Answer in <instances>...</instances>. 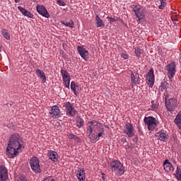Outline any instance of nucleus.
<instances>
[{"label":"nucleus","instance_id":"ddd939ff","mask_svg":"<svg viewBox=\"0 0 181 181\" xmlns=\"http://www.w3.org/2000/svg\"><path fill=\"white\" fill-rule=\"evenodd\" d=\"M37 8V12L41 15V16H43L44 18H50V14H49V11H47V9L44 6H39L37 5L36 6Z\"/></svg>","mask_w":181,"mask_h":181},{"label":"nucleus","instance_id":"393cba45","mask_svg":"<svg viewBox=\"0 0 181 181\" xmlns=\"http://www.w3.org/2000/svg\"><path fill=\"white\" fill-rule=\"evenodd\" d=\"M61 23L62 25H64V26H66V28H71V29L74 28V22L73 21V20H71L70 22H68L66 21H62Z\"/></svg>","mask_w":181,"mask_h":181},{"label":"nucleus","instance_id":"f257e3e1","mask_svg":"<svg viewBox=\"0 0 181 181\" xmlns=\"http://www.w3.org/2000/svg\"><path fill=\"white\" fill-rule=\"evenodd\" d=\"M23 146V138L18 134H13L9 137L8 146L6 148V155L7 158L13 159L19 155V151Z\"/></svg>","mask_w":181,"mask_h":181},{"label":"nucleus","instance_id":"412c9836","mask_svg":"<svg viewBox=\"0 0 181 181\" xmlns=\"http://www.w3.org/2000/svg\"><path fill=\"white\" fill-rule=\"evenodd\" d=\"M76 176L78 177V181H85L86 180V171L84 168H81L77 171Z\"/></svg>","mask_w":181,"mask_h":181},{"label":"nucleus","instance_id":"ea45409f","mask_svg":"<svg viewBox=\"0 0 181 181\" xmlns=\"http://www.w3.org/2000/svg\"><path fill=\"white\" fill-rule=\"evenodd\" d=\"M42 181H56L54 178L52 176L45 177Z\"/></svg>","mask_w":181,"mask_h":181},{"label":"nucleus","instance_id":"4468645a","mask_svg":"<svg viewBox=\"0 0 181 181\" xmlns=\"http://www.w3.org/2000/svg\"><path fill=\"white\" fill-rule=\"evenodd\" d=\"M49 115L54 119L56 118H59V117H60V109L59 108V106L57 105L52 106L49 112Z\"/></svg>","mask_w":181,"mask_h":181},{"label":"nucleus","instance_id":"f03ea898","mask_svg":"<svg viewBox=\"0 0 181 181\" xmlns=\"http://www.w3.org/2000/svg\"><path fill=\"white\" fill-rule=\"evenodd\" d=\"M110 169L115 175H117L118 176H122V175L125 173V167H124V165L118 160L111 162Z\"/></svg>","mask_w":181,"mask_h":181},{"label":"nucleus","instance_id":"37998d69","mask_svg":"<svg viewBox=\"0 0 181 181\" xmlns=\"http://www.w3.org/2000/svg\"><path fill=\"white\" fill-rule=\"evenodd\" d=\"M133 141L135 142V144H136V142H138V136H136L134 138H133Z\"/></svg>","mask_w":181,"mask_h":181},{"label":"nucleus","instance_id":"1a4fd4ad","mask_svg":"<svg viewBox=\"0 0 181 181\" xmlns=\"http://www.w3.org/2000/svg\"><path fill=\"white\" fill-rule=\"evenodd\" d=\"M61 74L65 87H66V88H70V81L71 80L70 74L64 69H61Z\"/></svg>","mask_w":181,"mask_h":181},{"label":"nucleus","instance_id":"7ed1b4c3","mask_svg":"<svg viewBox=\"0 0 181 181\" xmlns=\"http://www.w3.org/2000/svg\"><path fill=\"white\" fill-rule=\"evenodd\" d=\"M144 121L145 125L147 126L148 131H153V129L159 125V122L156 118L153 117H145Z\"/></svg>","mask_w":181,"mask_h":181},{"label":"nucleus","instance_id":"bb28decb","mask_svg":"<svg viewBox=\"0 0 181 181\" xmlns=\"http://www.w3.org/2000/svg\"><path fill=\"white\" fill-rule=\"evenodd\" d=\"M1 35L3 37H5V39H6V40H9L11 39V35L6 29L1 30Z\"/></svg>","mask_w":181,"mask_h":181},{"label":"nucleus","instance_id":"9d476101","mask_svg":"<svg viewBox=\"0 0 181 181\" xmlns=\"http://www.w3.org/2000/svg\"><path fill=\"white\" fill-rule=\"evenodd\" d=\"M166 69L168 73V78L170 80H172L176 73V62H171L170 64H168L166 66Z\"/></svg>","mask_w":181,"mask_h":181},{"label":"nucleus","instance_id":"cd10ccee","mask_svg":"<svg viewBox=\"0 0 181 181\" xmlns=\"http://www.w3.org/2000/svg\"><path fill=\"white\" fill-rule=\"evenodd\" d=\"M68 138H69V139H74L76 141V142H78V143L81 142V139H80V137L76 136V134H69Z\"/></svg>","mask_w":181,"mask_h":181},{"label":"nucleus","instance_id":"6ab92c4d","mask_svg":"<svg viewBox=\"0 0 181 181\" xmlns=\"http://www.w3.org/2000/svg\"><path fill=\"white\" fill-rule=\"evenodd\" d=\"M35 74L39 78H40V80L42 81V83H46L47 79L46 78V74H45L43 71L40 69H36Z\"/></svg>","mask_w":181,"mask_h":181},{"label":"nucleus","instance_id":"79ce46f5","mask_svg":"<svg viewBox=\"0 0 181 181\" xmlns=\"http://www.w3.org/2000/svg\"><path fill=\"white\" fill-rule=\"evenodd\" d=\"M18 181H28V180H26V177L21 175L18 177Z\"/></svg>","mask_w":181,"mask_h":181},{"label":"nucleus","instance_id":"de8ad7c7","mask_svg":"<svg viewBox=\"0 0 181 181\" xmlns=\"http://www.w3.org/2000/svg\"><path fill=\"white\" fill-rule=\"evenodd\" d=\"M180 62H181V55H180Z\"/></svg>","mask_w":181,"mask_h":181},{"label":"nucleus","instance_id":"c9c22d12","mask_svg":"<svg viewBox=\"0 0 181 181\" xmlns=\"http://www.w3.org/2000/svg\"><path fill=\"white\" fill-rule=\"evenodd\" d=\"M160 5L158 6L159 9H165L166 6V0H160Z\"/></svg>","mask_w":181,"mask_h":181},{"label":"nucleus","instance_id":"f704fd0d","mask_svg":"<svg viewBox=\"0 0 181 181\" xmlns=\"http://www.w3.org/2000/svg\"><path fill=\"white\" fill-rule=\"evenodd\" d=\"M158 136H159L160 141H162L163 142L166 141V134L165 133L162 132L159 134Z\"/></svg>","mask_w":181,"mask_h":181},{"label":"nucleus","instance_id":"aec40b11","mask_svg":"<svg viewBox=\"0 0 181 181\" xmlns=\"http://www.w3.org/2000/svg\"><path fill=\"white\" fill-rule=\"evenodd\" d=\"M18 9L20 11V12H21V13L24 16H27V18H30V19H33V15L28 10H26L25 8L18 6Z\"/></svg>","mask_w":181,"mask_h":181},{"label":"nucleus","instance_id":"b1692460","mask_svg":"<svg viewBox=\"0 0 181 181\" xmlns=\"http://www.w3.org/2000/svg\"><path fill=\"white\" fill-rule=\"evenodd\" d=\"M174 122L176 126H177L179 128H181V111H180L176 115L174 119Z\"/></svg>","mask_w":181,"mask_h":181},{"label":"nucleus","instance_id":"c85d7f7f","mask_svg":"<svg viewBox=\"0 0 181 181\" xmlns=\"http://www.w3.org/2000/svg\"><path fill=\"white\" fill-rule=\"evenodd\" d=\"M76 124L78 128H81V127L84 125V119H83V118H81V117H78Z\"/></svg>","mask_w":181,"mask_h":181},{"label":"nucleus","instance_id":"58836bf2","mask_svg":"<svg viewBox=\"0 0 181 181\" xmlns=\"http://www.w3.org/2000/svg\"><path fill=\"white\" fill-rule=\"evenodd\" d=\"M160 87L163 90H166L168 88V82H166V81L161 82Z\"/></svg>","mask_w":181,"mask_h":181},{"label":"nucleus","instance_id":"20e7f679","mask_svg":"<svg viewBox=\"0 0 181 181\" xmlns=\"http://www.w3.org/2000/svg\"><path fill=\"white\" fill-rule=\"evenodd\" d=\"M29 163L34 173H42V169H40V164L39 158H37V157H35V156L32 157L30 159Z\"/></svg>","mask_w":181,"mask_h":181},{"label":"nucleus","instance_id":"423d86ee","mask_svg":"<svg viewBox=\"0 0 181 181\" xmlns=\"http://www.w3.org/2000/svg\"><path fill=\"white\" fill-rule=\"evenodd\" d=\"M63 107L65 109L66 115H69L70 117H74L76 112H77V110L74 108V105L70 102L64 103L63 104Z\"/></svg>","mask_w":181,"mask_h":181},{"label":"nucleus","instance_id":"e433bc0d","mask_svg":"<svg viewBox=\"0 0 181 181\" xmlns=\"http://www.w3.org/2000/svg\"><path fill=\"white\" fill-rule=\"evenodd\" d=\"M106 19H107V21L110 22V23H114V22L118 21V18H112V17L107 16L106 18Z\"/></svg>","mask_w":181,"mask_h":181},{"label":"nucleus","instance_id":"39448f33","mask_svg":"<svg viewBox=\"0 0 181 181\" xmlns=\"http://www.w3.org/2000/svg\"><path fill=\"white\" fill-rule=\"evenodd\" d=\"M165 106L169 112H174L177 107V100L175 98L168 99L165 98Z\"/></svg>","mask_w":181,"mask_h":181},{"label":"nucleus","instance_id":"2eb2a0df","mask_svg":"<svg viewBox=\"0 0 181 181\" xmlns=\"http://www.w3.org/2000/svg\"><path fill=\"white\" fill-rule=\"evenodd\" d=\"M8 179V168L4 165H0V181H6Z\"/></svg>","mask_w":181,"mask_h":181},{"label":"nucleus","instance_id":"f3484780","mask_svg":"<svg viewBox=\"0 0 181 181\" xmlns=\"http://www.w3.org/2000/svg\"><path fill=\"white\" fill-rule=\"evenodd\" d=\"M98 128L100 125H98V122L95 120H92L90 122H88L87 124V132H93V130L94 128Z\"/></svg>","mask_w":181,"mask_h":181},{"label":"nucleus","instance_id":"6e6552de","mask_svg":"<svg viewBox=\"0 0 181 181\" xmlns=\"http://www.w3.org/2000/svg\"><path fill=\"white\" fill-rule=\"evenodd\" d=\"M130 77L132 88H134V86H138L141 84V78L139 77V74L136 71H132Z\"/></svg>","mask_w":181,"mask_h":181},{"label":"nucleus","instance_id":"4be33fe9","mask_svg":"<svg viewBox=\"0 0 181 181\" xmlns=\"http://www.w3.org/2000/svg\"><path fill=\"white\" fill-rule=\"evenodd\" d=\"M49 159L50 160H52V162H57L59 158V155L57 154V152L51 151L48 153Z\"/></svg>","mask_w":181,"mask_h":181},{"label":"nucleus","instance_id":"dca6fc26","mask_svg":"<svg viewBox=\"0 0 181 181\" xmlns=\"http://www.w3.org/2000/svg\"><path fill=\"white\" fill-rule=\"evenodd\" d=\"M126 129L124 130L125 134L129 138H132L135 134L134 133V125L132 123H127L125 124Z\"/></svg>","mask_w":181,"mask_h":181},{"label":"nucleus","instance_id":"c03bdc74","mask_svg":"<svg viewBox=\"0 0 181 181\" xmlns=\"http://www.w3.org/2000/svg\"><path fill=\"white\" fill-rule=\"evenodd\" d=\"M101 175H102V179H103V180H105V174H104V173H101Z\"/></svg>","mask_w":181,"mask_h":181},{"label":"nucleus","instance_id":"49530a36","mask_svg":"<svg viewBox=\"0 0 181 181\" xmlns=\"http://www.w3.org/2000/svg\"><path fill=\"white\" fill-rule=\"evenodd\" d=\"M1 47H2V44L0 43V49H1Z\"/></svg>","mask_w":181,"mask_h":181},{"label":"nucleus","instance_id":"72a5a7b5","mask_svg":"<svg viewBox=\"0 0 181 181\" xmlns=\"http://www.w3.org/2000/svg\"><path fill=\"white\" fill-rule=\"evenodd\" d=\"M103 135H105V133H104V128L103 127H101L100 128V132H98L96 136L98 137V141H100V138H101Z\"/></svg>","mask_w":181,"mask_h":181},{"label":"nucleus","instance_id":"4c0bfd02","mask_svg":"<svg viewBox=\"0 0 181 181\" xmlns=\"http://www.w3.org/2000/svg\"><path fill=\"white\" fill-rule=\"evenodd\" d=\"M57 4L59 6H66V0H57Z\"/></svg>","mask_w":181,"mask_h":181},{"label":"nucleus","instance_id":"2f4dec72","mask_svg":"<svg viewBox=\"0 0 181 181\" xmlns=\"http://www.w3.org/2000/svg\"><path fill=\"white\" fill-rule=\"evenodd\" d=\"M159 107V103L158 102H155V100L151 101V109L153 111H156Z\"/></svg>","mask_w":181,"mask_h":181},{"label":"nucleus","instance_id":"a211bd4d","mask_svg":"<svg viewBox=\"0 0 181 181\" xmlns=\"http://www.w3.org/2000/svg\"><path fill=\"white\" fill-rule=\"evenodd\" d=\"M163 168H164V170H165V172H173V170H175L173 168V165H172V163H170V162H169L168 159H166L164 160Z\"/></svg>","mask_w":181,"mask_h":181},{"label":"nucleus","instance_id":"5701e85b","mask_svg":"<svg viewBox=\"0 0 181 181\" xmlns=\"http://www.w3.org/2000/svg\"><path fill=\"white\" fill-rule=\"evenodd\" d=\"M95 23H96V27L97 28H104L105 26V24L103 22V20L98 16V14H95Z\"/></svg>","mask_w":181,"mask_h":181},{"label":"nucleus","instance_id":"a18cd8bd","mask_svg":"<svg viewBox=\"0 0 181 181\" xmlns=\"http://www.w3.org/2000/svg\"><path fill=\"white\" fill-rule=\"evenodd\" d=\"M16 4H19L21 2V0H15Z\"/></svg>","mask_w":181,"mask_h":181},{"label":"nucleus","instance_id":"473e14b6","mask_svg":"<svg viewBox=\"0 0 181 181\" xmlns=\"http://www.w3.org/2000/svg\"><path fill=\"white\" fill-rule=\"evenodd\" d=\"M134 53H135L136 57H138V59H139V57H141V54H142V49H141V48H139V47H136L134 49Z\"/></svg>","mask_w":181,"mask_h":181},{"label":"nucleus","instance_id":"f8f14e48","mask_svg":"<svg viewBox=\"0 0 181 181\" xmlns=\"http://www.w3.org/2000/svg\"><path fill=\"white\" fill-rule=\"evenodd\" d=\"M77 51L78 54H80L81 57L85 60V62H87L88 60V51L83 46H78L77 47Z\"/></svg>","mask_w":181,"mask_h":181},{"label":"nucleus","instance_id":"c756f323","mask_svg":"<svg viewBox=\"0 0 181 181\" xmlns=\"http://www.w3.org/2000/svg\"><path fill=\"white\" fill-rule=\"evenodd\" d=\"M88 136H89V139H90V141H94L95 142H97V141H98L97 134H95V133H93V132H89Z\"/></svg>","mask_w":181,"mask_h":181},{"label":"nucleus","instance_id":"a878e982","mask_svg":"<svg viewBox=\"0 0 181 181\" xmlns=\"http://www.w3.org/2000/svg\"><path fill=\"white\" fill-rule=\"evenodd\" d=\"M78 85L76 84V82L71 81V90L74 92L75 95H78V92H77L76 88H78Z\"/></svg>","mask_w":181,"mask_h":181},{"label":"nucleus","instance_id":"a19ab883","mask_svg":"<svg viewBox=\"0 0 181 181\" xmlns=\"http://www.w3.org/2000/svg\"><path fill=\"white\" fill-rule=\"evenodd\" d=\"M121 56L123 59H124V60H127V59H129V56L128 55V54L122 52L121 54Z\"/></svg>","mask_w":181,"mask_h":181},{"label":"nucleus","instance_id":"9b49d317","mask_svg":"<svg viewBox=\"0 0 181 181\" xmlns=\"http://www.w3.org/2000/svg\"><path fill=\"white\" fill-rule=\"evenodd\" d=\"M133 12H134L135 16L138 18L139 21H141L145 18V14L144 13V8L141 6H135L133 8Z\"/></svg>","mask_w":181,"mask_h":181},{"label":"nucleus","instance_id":"7c9ffc66","mask_svg":"<svg viewBox=\"0 0 181 181\" xmlns=\"http://www.w3.org/2000/svg\"><path fill=\"white\" fill-rule=\"evenodd\" d=\"M175 176L177 180H181V169L179 167H177L175 170Z\"/></svg>","mask_w":181,"mask_h":181},{"label":"nucleus","instance_id":"0eeeda50","mask_svg":"<svg viewBox=\"0 0 181 181\" xmlns=\"http://www.w3.org/2000/svg\"><path fill=\"white\" fill-rule=\"evenodd\" d=\"M146 80L148 87L152 88V87H153V84H155V74L153 72V69L151 68L147 74H146Z\"/></svg>","mask_w":181,"mask_h":181}]
</instances>
